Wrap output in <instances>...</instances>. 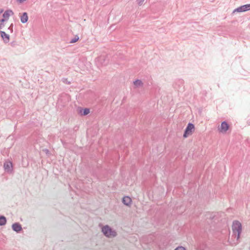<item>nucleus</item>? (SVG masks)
I'll use <instances>...</instances> for the list:
<instances>
[{"label": "nucleus", "instance_id": "f257e3e1", "mask_svg": "<svg viewBox=\"0 0 250 250\" xmlns=\"http://www.w3.org/2000/svg\"><path fill=\"white\" fill-rule=\"evenodd\" d=\"M232 229L233 234L231 236V238L235 239V241H234L231 245H236L239 242L240 234L242 231V225L240 222L238 221H234L233 222L232 226Z\"/></svg>", "mask_w": 250, "mask_h": 250}, {"label": "nucleus", "instance_id": "f03ea898", "mask_svg": "<svg viewBox=\"0 0 250 250\" xmlns=\"http://www.w3.org/2000/svg\"><path fill=\"white\" fill-rule=\"evenodd\" d=\"M102 232L105 236L108 238H113L117 235L116 230L112 229L108 225L104 226L102 228Z\"/></svg>", "mask_w": 250, "mask_h": 250}, {"label": "nucleus", "instance_id": "7ed1b4c3", "mask_svg": "<svg viewBox=\"0 0 250 250\" xmlns=\"http://www.w3.org/2000/svg\"><path fill=\"white\" fill-rule=\"evenodd\" d=\"M194 129V125L191 123H189L187 126L186 127L184 133L183 134V137L185 138H187L189 135H191L192 134V131Z\"/></svg>", "mask_w": 250, "mask_h": 250}, {"label": "nucleus", "instance_id": "20e7f679", "mask_svg": "<svg viewBox=\"0 0 250 250\" xmlns=\"http://www.w3.org/2000/svg\"><path fill=\"white\" fill-rule=\"evenodd\" d=\"M3 167L6 172L11 173L13 171V164L11 161H6L3 165Z\"/></svg>", "mask_w": 250, "mask_h": 250}, {"label": "nucleus", "instance_id": "39448f33", "mask_svg": "<svg viewBox=\"0 0 250 250\" xmlns=\"http://www.w3.org/2000/svg\"><path fill=\"white\" fill-rule=\"evenodd\" d=\"M250 10V4H247L245 5H242L236 9H235L233 13L235 12H245Z\"/></svg>", "mask_w": 250, "mask_h": 250}, {"label": "nucleus", "instance_id": "423d86ee", "mask_svg": "<svg viewBox=\"0 0 250 250\" xmlns=\"http://www.w3.org/2000/svg\"><path fill=\"white\" fill-rule=\"evenodd\" d=\"M229 125L226 121H223L221 124L220 127L218 128L221 132H226L229 128Z\"/></svg>", "mask_w": 250, "mask_h": 250}, {"label": "nucleus", "instance_id": "0eeeda50", "mask_svg": "<svg viewBox=\"0 0 250 250\" xmlns=\"http://www.w3.org/2000/svg\"><path fill=\"white\" fill-rule=\"evenodd\" d=\"M0 35L4 43H8L10 40V36L4 31H0Z\"/></svg>", "mask_w": 250, "mask_h": 250}, {"label": "nucleus", "instance_id": "6e6552de", "mask_svg": "<svg viewBox=\"0 0 250 250\" xmlns=\"http://www.w3.org/2000/svg\"><path fill=\"white\" fill-rule=\"evenodd\" d=\"M12 229L18 233L22 230L21 225L19 223H15L12 225Z\"/></svg>", "mask_w": 250, "mask_h": 250}, {"label": "nucleus", "instance_id": "1a4fd4ad", "mask_svg": "<svg viewBox=\"0 0 250 250\" xmlns=\"http://www.w3.org/2000/svg\"><path fill=\"white\" fill-rule=\"evenodd\" d=\"M21 21L22 23H25L27 22L28 20V14L26 12H23L21 16L20 17Z\"/></svg>", "mask_w": 250, "mask_h": 250}, {"label": "nucleus", "instance_id": "9d476101", "mask_svg": "<svg viewBox=\"0 0 250 250\" xmlns=\"http://www.w3.org/2000/svg\"><path fill=\"white\" fill-rule=\"evenodd\" d=\"M122 202L125 205L129 206L131 204L132 200L129 197L125 196L123 198Z\"/></svg>", "mask_w": 250, "mask_h": 250}, {"label": "nucleus", "instance_id": "9b49d317", "mask_svg": "<svg viewBox=\"0 0 250 250\" xmlns=\"http://www.w3.org/2000/svg\"><path fill=\"white\" fill-rule=\"evenodd\" d=\"M89 112H90V110L89 108H85L84 109L82 108L80 110V113L82 115H83V116L86 115L88 114H89Z\"/></svg>", "mask_w": 250, "mask_h": 250}, {"label": "nucleus", "instance_id": "f8f14e48", "mask_svg": "<svg viewBox=\"0 0 250 250\" xmlns=\"http://www.w3.org/2000/svg\"><path fill=\"white\" fill-rule=\"evenodd\" d=\"M7 222L6 218L3 215L0 216V226H4L6 224Z\"/></svg>", "mask_w": 250, "mask_h": 250}, {"label": "nucleus", "instance_id": "ddd939ff", "mask_svg": "<svg viewBox=\"0 0 250 250\" xmlns=\"http://www.w3.org/2000/svg\"><path fill=\"white\" fill-rule=\"evenodd\" d=\"M134 84L137 87H139L142 86L143 85V83L142 81L140 80H136L134 82Z\"/></svg>", "mask_w": 250, "mask_h": 250}, {"label": "nucleus", "instance_id": "4468645a", "mask_svg": "<svg viewBox=\"0 0 250 250\" xmlns=\"http://www.w3.org/2000/svg\"><path fill=\"white\" fill-rule=\"evenodd\" d=\"M79 36L78 35H76L73 39H72L70 40V43H75L79 40Z\"/></svg>", "mask_w": 250, "mask_h": 250}, {"label": "nucleus", "instance_id": "2eb2a0df", "mask_svg": "<svg viewBox=\"0 0 250 250\" xmlns=\"http://www.w3.org/2000/svg\"><path fill=\"white\" fill-rule=\"evenodd\" d=\"M2 17L3 18L5 19V20H8L9 19V18L10 16H9V14L8 13V12L7 11V10H6L4 12V13L3 14Z\"/></svg>", "mask_w": 250, "mask_h": 250}, {"label": "nucleus", "instance_id": "dca6fc26", "mask_svg": "<svg viewBox=\"0 0 250 250\" xmlns=\"http://www.w3.org/2000/svg\"><path fill=\"white\" fill-rule=\"evenodd\" d=\"M10 45L12 47H16L18 44V43H17V42L16 41H13V42H11Z\"/></svg>", "mask_w": 250, "mask_h": 250}, {"label": "nucleus", "instance_id": "f3484780", "mask_svg": "<svg viewBox=\"0 0 250 250\" xmlns=\"http://www.w3.org/2000/svg\"><path fill=\"white\" fill-rule=\"evenodd\" d=\"M13 26H14V24H13V23H12L10 25L9 27L8 28V29L10 31L11 33H12L13 32Z\"/></svg>", "mask_w": 250, "mask_h": 250}, {"label": "nucleus", "instance_id": "a211bd4d", "mask_svg": "<svg viewBox=\"0 0 250 250\" xmlns=\"http://www.w3.org/2000/svg\"><path fill=\"white\" fill-rule=\"evenodd\" d=\"M174 250H186V249L182 246H179L177 247Z\"/></svg>", "mask_w": 250, "mask_h": 250}, {"label": "nucleus", "instance_id": "6ab92c4d", "mask_svg": "<svg viewBox=\"0 0 250 250\" xmlns=\"http://www.w3.org/2000/svg\"><path fill=\"white\" fill-rule=\"evenodd\" d=\"M144 0H137V3L139 5L141 6L143 4Z\"/></svg>", "mask_w": 250, "mask_h": 250}, {"label": "nucleus", "instance_id": "aec40b11", "mask_svg": "<svg viewBox=\"0 0 250 250\" xmlns=\"http://www.w3.org/2000/svg\"><path fill=\"white\" fill-rule=\"evenodd\" d=\"M7 11L9 13V16H11V15H13L14 14L12 10L8 9V10H7Z\"/></svg>", "mask_w": 250, "mask_h": 250}, {"label": "nucleus", "instance_id": "412c9836", "mask_svg": "<svg viewBox=\"0 0 250 250\" xmlns=\"http://www.w3.org/2000/svg\"><path fill=\"white\" fill-rule=\"evenodd\" d=\"M7 20H5V19L4 18H2L1 19H0V23H4V22L6 21H7Z\"/></svg>", "mask_w": 250, "mask_h": 250}, {"label": "nucleus", "instance_id": "4be33fe9", "mask_svg": "<svg viewBox=\"0 0 250 250\" xmlns=\"http://www.w3.org/2000/svg\"><path fill=\"white\" fill-rule=\"evenodd\" d=\"M5 25L3 23H0V29H2L4 27Z\"/></svg>", "mask_w": 250, "mask_h": 250}, {"label": "nucleus", "instance_id": "5701e85b", "mask_svg": "<svg viewBox=\"0 0 250 250\" xmlns=\"http://www.w3.org/2000/svg\"><path fill=\"white\" fill-rule=\"evenodd\" d=\"M62 82L63 83H67V79L63 78L62 79ZM68 83L69 84L70 82H68Z\"/></svg>", "mask_w": 250, "mask_h": 250}, {"label": "nucleus", "instance_id": "b1692460", "mask_svg": "<svg viewBox=\"0 0 250 250\" xmlns=\"http://www.w3.org/2000/svg\"><path fill=\"white\" fill-rule=\"evenodd\" d=\"M45 151H46V152H48V149H46L45 150Z\"/></svg>", "mask_w": 250, "mask_h": 250}, {"label": "nucleus", "instance_id": "393cba45", "mask_svg": "<svg viewBox=\"0 0 250 250\" xmlns=\"http://www.w3.org/2000/svg\"><path fill=\"white\" fill-rule=\"evenodd\" d=\"M3 12V10H1V11H0V13H2Z\"/></svg>", "mask_w": 250, "mask_h": 250}, {"label": "nucleus", "instance_id": "a878e982", "mask_svg": "<svg viewBox=\"0 0 250 250\" xmlns=\"http://www.w3.org/2000/svg\"><path fill=\"white\" fill-rule=\"evenodd\" d=\"M104 57H101L100 58V59H104Z\"/></svg>", "mask_w": 250, "mask_h": 250}]
</instances>
